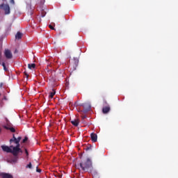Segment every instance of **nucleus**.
<instances>
[{
	"mask_svg": "<svg viewBox=\"0 0 178 178\" xmlns=\"http://www.w3.org/2000/svg\"><path fill=\"white\" fill-rule=\"evenodd\" d=\"M92 167H93V165H92V161L91 160V159L86 158V159H82L80 161L78 169L83 172H88L89 170H92Z\"/></svg>",
	"mask_w": 178,
	"mask_h": 178,
	"instance_id": "1",
	"label": "nucleus"
},
{
	"mask_svg": "<svg viewBox=\"0 0 178 178\" xmlns=\"http://www.w3.org/2000/svg\"><path fill=\"white\" fill-rule=\"evenodd\" d=\"M10 147L13 148V149H11L10 153H12L15 156H17L19 153H23L22 149L20 148V145H15V147H14L13 145H10Z\"/></svg>",
	"mask_w": 178,
	"mask_h": 178,
	"instance_id": "2",
	"label": "nucleus"
},
{
	"mask_svg": "<svg viewBox=\"0 0 178 178\" xmlns=\"http://www.w3.org/2000/svg\"><path fill=\"white\" fill-rule=\"evenodd\" d=\"M0 9L4 10V14L9 15L10 13V8L8 4L1 3Z\"/></svg>",
	"mask_w": 178,
	"mask_h": 178,
	"instance_id": "3",
	"label": "nucleus"
},
{
	"mask_svg": "<svg viewBox=\"0 0 178 178\" xmlns=\"http://www.w3.org/2000/svg\"><path fill=\"white\" fill-rule=\"evenodd\" d=\"M4 56H6L7 59H12L13 57L12 52L9 49L4 51Z\"/></svg>",
	"mask_w": 178,
	"mask_h": 178,
	"instance_id": "4",
	"label": "nucleus"
},
{
	"mask_svg": "<svg viewBox=\"0 0 178 178\" xmlns=\"http://www.w3.org/2000/svg\"><path fill=\"white\" fill-rule=\"evenodd\" d=\"M0 177H1V178H13V176L9 173L1 172Z\"/></svg>",
	"mask_w": 178,
	"mask_h": 178,
	"instance_id": "5",
	"label": "nucleus"
},
{
	"mask_svg": "<svg viewBox=\"0 0 178 178\" xmlns=\"http://www.w3.org/2000/svg\"><path fill=\"white\" fill-rule=\"evenodd\" d=\"M83 108L84 112H88V111H90L91 105L90 104L86 103V104H83Z\"/></svg>",
	"mask_w": 178,
	"mask_h": 178,
	"instance_id": "6",
	"label": "nucleus"
},
{
	"mask_svg": "<svg viewBox=\"0 0 178 178\" xmlns=\"http://www.w3.org/2000/svg\"><path fill=\"white\" fill-rule=\"evenodd\" d=\"M1 149H3V151L7 152V153H11L12 152V147L6 146V145H1Z\"/></svg>",
	"mask_w": 178,
	"mask_h": 178,
	"instance_id": "7",
	"label": "nucleus"
},
{
	"mask_svg": "<svg viewBox=\"0 0 178 178\" xmlns=\"http://www.w3.org/2000/svg\"><path fill=\"white\" fill-rule=\"evenodd\" d=\"M88 172L91 173L92 176H93L94 177H98V172L94 169L93 166L92 170H89Z\"/></svg>",
	"mask_w": 178,
	"mask_h": 178,
	"instance_id": "8",
	"label": "nucleus"
},
{
	"mask_svg": "<svg viewBox=\"0 0 178 178\" xmlns=\"http://www.w3.org/2000/svg\"><path fill=\"white\" fill-rule=\"evenodd\" d=\"M17 142V138L15 137V134H13V138L10 140V144L15 143L16 145H20V143Z\"/></svg>",
	"mask_w": 178,
	"mask_h": 178,
	"instance_id": "9",
	"label": "nucleus"
},
{
	"mask_svg": "<svg viewBox=\"0 0 178 178\" xmlns=\"http://www.w3.org/2000/svg\"><path fill=\"white\" fill-rule=\"evenodd\" d=\"M90 138L93 143H95L97 141V135L95 133H92L90 134Z\"/></svg>",
	"mask_w": 178,
	"mask_h": 178,
	"instance_id": "10",
	"label": "nucleus"
},
{
	"mask_svg": "<svg viewBox=\"0 0 178 178\" xmlns=\"http://www.w3.org/2000/svg\"><path fill=\"white\" fill-rule=\"evenodd\" d=\"M111 111V107L109 106H106L102 108V113L104 114L108 113Z\"/></svg>",
	"mask_w": 178,
	"mask_h": 178,
	"instance_id": "11",
	"label": "nucleus"
},
{
	"mask_svg": "<svg viewBox=\"0 0 178 178\" xmlns=\"http://www.w3.org/2000/svg\"><path fill=\"white\" fill-rule=\"evenodd\" d=\"M71 124L75 127H78L79 124V120L78 119H75L70 121Z\"/></svg>",
	"mask_w": 178,
	"mask_h": 178,
	"instance_id": "12",
	"label": "nucleus"
},
{
	"mask_svg": "<svg viewBox=\"0 0 178 178\" xmlns=\"http://www.w3.org/2000/svg\"><path fill=\"white\" fill-rule=\"evenodd\" d=\"M23 34L20 32H17V35H15V39L20 40L22 38Z\"/></svg>",
	"mask_w": 178,
	"mask_h": 178,
	"instance_id": "13",
	"label": "nucleus"
},
{
	"mask_svg": "<svg viewBox=\"0 0 178 178\" xmlns=\"http://www.w3.org/2000/svg\"><path fill=\"white\" fill-rule=\"evenodd\" d=\"M55 95H56V90L53 89L52 91L49 92V98H51V99L54 98Z\"/></svg>",
	"mask_w": 178,
	"mask_h": 178,
	"instance_id": "14",
	"label": "nucleus"
},
{
	"mask_svg": "<svg viewBox=\"0 0 178 178\" xmlns=\"http://www.w3.org/2000/svg\"><path fill=\"white\" fill-rule=\"evenodd\" d=\"M4 128H6V129H7V130H10L13 133L15 132V131H16L15 129L13 127H4Z\"/></svg>",
	"mask_w": 178,
	"mask_h": 178,
	"instance_id": "15",
	"label": "nucleus"
},
{
	"mask_svg": "<svg viewBox=\"0 0 178 178\" xmlns=\"http://www.w3.org/2000/svg\"><path fill=\"white\" fill-rule=\"evenodd\" d=\"M36 65L35 63H32V64H28V68L32 70L35 68Z\"/></svg>",
	"mask_w": 178,
	"mask_h": 178,
	"instance_id": "16",
	"label": "nucleus"
},
{
	"mask_svg": "<svg viewBox=\"0 0 178 178\" xmlns=\"http://www.w3.org/2000/svg\"><path fill=\"white\" fill-rule=\"evenodd\" d=\"M74 65L77 66L78 63H79V59L76 58H74L72 60Z\"/></svg>",
	"mask_w": 178,
	"mask_h": 178,
	"instance_id": "17",
	"label": "nucleus"
},
{
	"mask_svg": "<svg viewBox=\"0 0 178 178\" xmlns=\"http://www.w3.org/2000/svg\"><path fill=\"white\" fill-rule=\"evenodd\" d=\"M1 65H3V69L4 70V71L7 72L8 70V69L6 66L5 63H1Z\"/></svg>",
	"mask_w": 178,
	"mask_h": 178,
	"instance_id": "18",
	"label": "nucleus"
},
{
	"mask_svg": "<svg viewBox=\"0 0 178 178\" xmlns=\"http://www.w3.org/2000/svg\"><path fill=\"white\" fill-rule=\"evenodd\" d=\"M29 140V138L27 136H25L24 140H22V143H25Z\"/></svg>",
	"mask_w": 178,
	"mask_h": 178,
	"instance_id": "19",
	"label": "nucleus"
},
{
	"mask_svg": "<svg viewBox=\"0 0 178 178\" xmlns=\"http://www.w3.org/2000/svg\"><path fill=\"white\" fill-rule=\"evenodd\" d=\"M25 154H26V159H29V152L26 149H25Z\"/></svg>",
	"mask_w": 178,
	"mask_h": 178,
	"instance_id": "20",
	"label": "nucleus"
},
{
	"mask_svg": "<svg viewBox=\"0 0 178 178\" xmlns=\"http://www.w3.org/2000/svg\"><path fill=\"white\" fill-rule=\"evenodd\" d=\"M32 168V163H29V164H28L26 165V168Z\"/></svg>",
	"mask_w": 178,
	"mask_h": 178,
	"instance_id": "21",
	"label": "nucleus"
},
{
	"mask_svg": "<svg viewBox=\"0 0 178 178\" xmlns=\"http://www.w3.org/2000/svg\"><path fill=\"white\" fill-rule=\"evenodd\" d=\"M21 139H22V137H21V136L17 138V143H19L20 140H21Z\"/></svg>",
	"mask_w": 178,
	"mask_h": 178,
	"instance_id": "22",
	"label": "nucleus"
},
{
	"mask_svg": "<svg viewBox=\"0 0 178 178\" xmlns=\"http://www.w3.org/2000/svg\"><path fill=\"white\" fill-rule=\"evenodd\" d=\"M36 172H42V170L41 169H39L38 167L36 168Z\"/></svg>",
	"mask_w": 178,
	"mask_h": 178,
	"instance_id": "23",
	"label": "nucleus"
},
{
	"mask_svg": "<svg viewBox=\"0 0 178 178\" xmlns=\"http://www.w3.org/2000/svg\"><path fill=\"white\" fill-rule=\"evenodd\" d=\"M10 3L15 5V1L14 0H10Z\"/></svg>",
	"mask_w": 178,
	"mask_h": 178,
	"instance_id": "24",
	"label": "nucleus"
},
{
	"mask_svg": "<svg viewBox=\"0 0 178 178\" xmlns=\"http://www.w3.org/2000/svg\"><path fill=\"white\" fill-rule=\"evenodd\" d=\"M49 28L51 30H54V26H52L51 25H49Z\"/></svg>",
	"mask_w": 178,
	"mask_h": 178,
	"instance_id": "25",
	"label": "nucleus"
},
{
	"mask_svg": "<svg viewBox=\"0 0 178 178\" xmlns=\"http://www.w3.org/2000/svg\"><path fill=\"white\" fill-rule=\"evenodd\" d=\"M52 72H53V71H52V70H48V71H47V73H48L49 74H52Z\"/></svg>",
	"mask_w": 178,
	"mask_h": 178,
	"instance_id": "26",
	"label": "nucleus"
},
{
	"mask_svg": "<svg viewBox=\"0 0 178 178\" xmlns=\"http://www.w3.org/2000/svg\"><path fill=\"white\" fill-rule=\"evenodd\" d=\"M92 149V147L90 146V147H88L87 148H86V150H89V149Z\"/></svg>",
	"mask_w": 178,
	"mask_h": 178,
	"instance_id": "27",
	"label": "nucleus"
},
{
	"mask_svg": "<svg viewBox=\"0 0 178 178\" xmlns=\"http://www.w3.org/2000/svg\"><path fill=\"white\" fill-rule=\"evenodd\" d=\"M24 74H25V76H26V78H29V74L26 72H24Z\"/></svg>",
	"mask_w": 178,
	"mask_h": 178,
	"instance_id": "28",
	"label": "nucleus"
},
{
	"mask_svg": "<svg viewBox=\"0 0 178 178\" xmlns=\"http://www.w3.org/2000/svg\"><path fill=\"white\" fill-rule=\"evenodd\" d=\"M17 161V159H14V160H13V162H16Z\"/></svg>",
	"mask_w": 178,
	"mask_h": 178,
	"instance_id": "29",
	"label": "nucleus"
},
{
	"mask_svg": "<svg viewBox=\"0 0 178 178\" xmlns=\"http://www.w3.org/2000/svg\"><path fill=\"white\" fill-rule=\"evenodd\" d=\"M2 86H3V83H0V88H2Z\"/></svg>",
	"mask_w": 178,
	"mask_h": 178,
	"instance_id": "30",
	"label": "nucleus"
},
{
	"mask_svg": "<svg viewBox=\"0 0 178 178\" xmlns=\"http://www.w3.org/2000/svg\"><path fill=\"white\" fill-rule=\"evenodd\" d=\"M86 117V116H83L82 117V119H85Z\"/></svg>",
	"mask_w": 178,
	"mask_h": 178,
	"instance_id": "31",
	"label": "nucleus"
},
{
	"mask_svg": "<svg viewBox=\"0 0 178 178\" xmlns=\"http://www.w3.org/2000/svg\"><path fill=\"white\" fill-rule=\"evenodd\" d=\"M15 53H16V52H17L18 51H17V49H15Z\"/></svg>",
	"mask_w": 178,
	"mask_h": 178,
	"instance_id": "32",
	"label": "nucleus"
},
{
	"mask_svg": "<svg viewBox=\"0 0 178 178\" xmlns=\"http://www.w3.org/2000/svg\"><path fill=\"white\" fill-rule=\"evenodd\" d=\"M1 1H7V0H1Z\"/></svg>",
	"mask_w": 178,
	"mask_h": 178,
	"instance_id": "33",
	"label": "nucleus"
},
{
	"mask_svg": "<svg viewBox=\"0 0 178 178\" xmlns=\"http://www.w3.org/2000/svg\"><path fill=\"white\" fill-rule=\"evenodd\" d=\"M4 99H6V97H4Z\"/></svg>",
	"mask_w": 178,
	"mask_h": 178,
	"instance_id": "34",
	"label": "nucleus"
},
{
	"mask_svg": "<svg viewBox=\"0 0 178 178\" xmlns=\"http://www.w3.org/2000/svg\"><path fill=\"white\" fill-rule=\"evenodd\" d=\"M44 17V15H42V17Z\"/></svg>",
	"mask_w": 178,
	"mask_h": 178,
	"instance_id": "35",
	"label": "nucleus"
}]
</instances>
